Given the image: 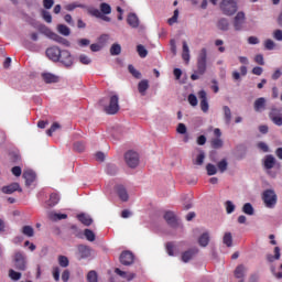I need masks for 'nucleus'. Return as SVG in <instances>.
I'll return each mask as SVG.
<instances>
[{
  "label": "nucleus",
  "mask_w": 282,
  "mask_h": 282,
  "mask_svg": "<svg viewBox=\"0 0 282 282\" xmlns=\"http://www.w3.org/2000/svg\"><path fill=\"white\" fill-rule=\"evenodd\" d=\"M13 265L15 270H19L20 272H25L28 270V258L25 257V253L22 251H17L13 254Z\"/></svg>",
  "instance_id": "obj_1"
},
{
  "label": "nucleus",
  "mask_w": 282,
  "mask_h": 282,
  "mask_svg": "<svg viewBox=\"0 0 282 282\" xmlns=\"http://www.w3.org/2000/svg\"><path fill=\"white\" fill-rule=\"evenodd\" d=\"M118 95H111L109 98V104L104 106V111L109 116H116L118 111H120V105Z\"/></svg>",
  "instance_id": "obj_2"
},
{
  "label": "nucleus",
  "mask_w": 282,
  "mask_h": 282,
  "mask_svg": "<svg viewBox=\"0 0 282 282\" xmlns=\"http://www.w3.org/2000/svg\"><path fill=\"white\" fill-rule=\"evenodd\" d=\"M262 200L267 208H274L276 206V193L274 189H267L262 194Z\"/></svg>",
  "instance_id": "obj_3"
},
{
  "label": "nucleus",
  "mask_w": 282,
  "mask_h": 282,
  "mask_svg": "<svg viewBox=\"0 0 282 282\" xmlns=\"http://www.w3.org/2000/svg\"><path fill=\"white\" fill-rule=\"evenodd\" d=\"M124 160L129 169H135L140 164V155L133 150L126 152Z\"/></svg>",
  "instance_id": "obj_4"
},
{
  "label": "nucleus",
  "mask_w": 282,
  "mask_h": 282,
  "mask_svg": "<svg viewBox=\"0 0 282 282\" xmlns=\"http://www.w3.org/2000/svg\"><path fill=\"white\" fill-rule=\"evenodd\" d=\"M220 10L224 12V14L230 17L237 12V2L234 0H223L220 2Z\"/></svg>",
  "instance_id": "obj_5"
},
{
  "label": "nucleus",
  "mask_w": 282,
  "mask_h": 282,
  "mask_svg": "<svg viewBox=\"0 0 282 282\" xmlns=\"http://www.w3.org/2000/svg\"><path fill=\"white\" fill-rule=\"evenodd\" d=\"M57 63H61L65 67H72L74 65V55L68 50H62Z\"/></svg>",
  "instance_id": "obj_6"
},
{
  "label": "nucleus",
  "mask_w": 282,
  "mask_h": 282,
  "mask_svg": "<svg viewBox=\"0 0 282 282\" xmlns=\"http://www.w3.org/2000/svg\"><path fill=\"white\" fill-rule=\"evenodd\" d=\"M61 47L58 46H51L48 48H46V57L48 61H52L53 63H58V61H61Z\"/></svg>",
  "instance_id": "obj_7"
},
{
  "label": "nucleus",
  "mask_w": 282,
  "mask_h": 282,
  "mask_svg": "<svg viewBox=\"0 0 282 282\" xmlns=\"http://www.w3.org/2000/svg\"><path fill=\"white\" fill-rule=\"evenodd\" d=\"M232 25L236 32H241V30H243V25H246V13L238 12L234 18Z\"/></svg>",
  "instance_id": "obj_8"
},
{
  "label": "nucleus",
  "mask_w": 282,
  "mask_h": 282,
  "mask_svg": "<svg viewBox=\"0 0 282 282\" xmlns=\"http://www.w3.org/2000/svg\"><path fill=\"white\" fill-rule=\"evenodd\" d=\"M269 118L272 120V122L274 124H276L278 127L282 126V113H281V109L278 108H272L270 113H269Z\"/></svg>",
  "instance_id": "obj_9"
},
{
  "label": "nucleus",
  "mask_w": 282,
  "mask_h": 282,
  "mask_svg": "<svg viewBox=\"0 0 282 282\" xmlns=\"http://www.w3.org/2000/svg\"><path fill=\"white\" fill-rule=\"evenodd\" d=\"M164 219L171 228H177L180 226V223L177 221V216H175V213L173 212H166L164 214Z\"/></svg>",
  "instance_id": "obj_10"
},
{
  "label": "nucleus",
  "mask_w": 282,
  "mask_h": 282,
  "mask_svg": "<svg viewBox=\"0 0 282 282\" xmlns=\"http://www.w3.org/2000/svg\"><path fill=\"white\" fill-rule=\"evenodd\" d=\"M207 58H208V51L206 48H202L197 57V65L199 69H206Z\"/></svg>",
  "instance_id": "obj_11"
},
{
  "label": "nucleus",
  "mask_w": 282,
  "mask_h": 282,
  "mask_svg": "<svg viewBox=\"0 0 282 282\" xmlns=\"http://www.w3.org/2000/svg\"><path fill=\"white\" fill-rule=\"evenodd\" d=\"M23 193V188H21V185L19 183H11L10 185L3 186L2 187V193L4 195H12V193Z\"/></svg>",
  "instance_id": "obj_12"
},
{
  "label": "nucleus",
  "mask_w": 282,
  "mask_h": 282,
  "mask_svg": "<svg viewBox=\"0 0 282 282\" xmlns=\"http://www.w3.org/2000/svg\"><path fill=\"white\" fill-rule=\"evenodd\" d=\"M88 14H90V17H95L96 19H101V21H106V23L111 21V18L107 17V14H102L100 10L96 8L88 9Z\"/></svg>",
  "instance_id": "obj_13"
},
{
  "label": "nucleus",
  "mask_w": 282,
  "mask_h": 282,
  "mask_svg": "<svg viewBox=\"0 0 282 282\" xmlns=\"http://www.w3.org/2000/svg\"><path fill=\"white\" fill-rule=\"evenodd\" d=\"M22 177L25 178L26 186H32V183L36 181V173L32 170H26L23 172Z\"/></svg>",
  "instance_id": "obj_14"
},
{
  "label": "nucleus",
  "mask_w": 282,
  "mask_h": 282,
  "mask_svg": "<svg viewBox=\"0 0 282 282\" xmlns=\"http://www.w3.org/2000/svg\"><path fill=\"white\" fill-rule=\"evenodd\" d=\"M120 262L122 265H131L133 263V253L130 251H124L120 254Z\"/></svg>",
  "instance_id": "obj_15"
},
{
  "label": "nucleus",
  "mask_w": 282,
  "mask_h": 282,
  "mask_svg": "<svg viewBox=\"0 0 282 282\" xmlns=\"http://www.w3.org/2000/svg\"><path fill=\"white\" fill-rule=\"evenodd\" d=\"M182 45V59L185 63H191V48L188 47V43L186 41H183Z\"/></svg>",
  "instance_id": "obj_16"
},
{
  "label": "nucleus",
  "mask_w": 282,
  "mask_h": 282,
  "mask_svg": "<svg viewBox=\"0 0 282 282\" xmlns=\"http://www.w3.org/2000/svg\"><path fill=\"white\" fill-rule=\"evenodd\" d=\"M206 93L205 90H200L198 93V98L200 99V109L202 111H204V113H206V111H208V98L206 97Z\"/></svg>",
  "instance_id": "obj_17"
},
{
  "label": "nucleus",
  "mask_w": 282,
  "mask_h": 282,
  "mask_svg": "<svg viewBox=\"0 0 282 282\" xmlns=\"http://www.w3.org/2000/svg\"><path fill=\"white\" fill-rule=\"evenodd\" d=\"M275 164H276V159L274 158V155H272V154L265 155L264 161H263V166H264V169H267V171L274 169Z\"/></svg>",
  "instance_id": "obj_18"
},
{
  "label": "nucleus",
  "mask_w": 282,
  "mask_h": 282,
  "mask_svg": "<svg viewBox=\"0 0 282 282\" xmlns=\"http://www.w3.org/2000/svg\"><path fill=\"white\" fill-rule=\"evenodd\" d=\"M198 252H199V249H197V248H193V249H189V250L183 252L182 261H184V263H188L191 261V259H193V257H195V254H197Z\"/></svg>",
  "instance_id": "obj_19"
},
{
  "label": "nucleus",
  "mask_w": 282,
  "mask_h": 282,
  "mask_svg": "<svg viewBox=\"0 0 282 282\" xmlns=\"http://www.w3.org/2000/svg\"><path fill=\"white\" fill-rule=\"evenodd\" d=\"M42 78H43L44 83L50 85L52 83H58L61 77H58V75H55V74H52V73H43Z\"/></svg>",
  "instance_id": "obj_20"
},
{
  "label": "nucleus",
  "mask_w": 282,
  "mask_h": 282,
  "mask_svg": "<svg viewBox=\"0 0 282 282\" xmlns=\"http://www.w3.org/2000/svg\"><path fill=\"white\" fill-rule=\"evenodd\" d=\"M78 252H79L80 259H87L91 257V249L85 245L78 246Z\"/></svg>",
  "instance_id": "obj_21"
},
{
  "label": "nucleus",
  "mask_w": 282,
  "mask_h": 282,
  "mask_svg": "<svg viewBox=\"0 0 282 282\" xmlns=\"http://www.w3.org/2000/svg\"><path fill=\"white\" fill-rule=\"evenodd\" d=\"M235 279H240V281L246 276V265L239 264L234 271Z\"/></svg>",
  "instance_id": "obj_22"
},
{
  "label": "nucleus",
  "mask_w": 282,
  "mask_h": 282,
  "mask_svg": "<svg viewBox=\"0 0 282 282\" xmlns=\"http://www.w3.org/2000/svg\"><path fill=\"white\" fill-rule=\"evenodd\" d=\"M127 23L130 25V28H139L140 19H138L135 13H130L127 18Z\"/></svg>",
  "instance_id": "obj_23"
},
{
  "label": "nucleus",
  "mask_w": 282,
  "mask_h": 282,
  "mask_svg": "<svg viewBox=\"0 0 282 282\" xmlns=\"http://www.w3.org/2000/svg\"><path fill=\"white\" fill-rule=\"evenodd\" d=\"M149 89V82L147 79H142L138 84V91L141 96H147V91Z\"/></svg>",
  "instance_id": "obj_24"
},
{
  "label": "nucleus",
  "mask_w": 282,
  "mask_h": 282,
  "mask_svg": "<svg viewBox=\"0 0 282 282\" xmlns=\"http://www.w3.org/2000/svg\"><path fill=\"white\" fill-rule=\"evenodd\" d=\"M218 30H221V32H228L230 30V22H228L227 19H220L217 23Z\"/></svg>",
  "instance_id": "obj_25"
},
{
  "label": "nucleus",
  "mask_w": 282,
  "mask_h": 282,
  "mask_svg": "<svg viewBox=\"0 0 282 282\" xmlns=\"http://www.w3.org/2000/svg\"><path fill=\"white\" fill-rule=\"evenodd\" d=\"M117 193H118V196L120 197V199L122 202H128L129 199V194L127 193V189L124 188V186L122 185H119L117 187Z\"/></svg>",
  "instance_id": "obj_26"
},
{
  "label": "nucleus",
  "mask_w": 282,
  "mask_h": 282,
  "mask_svg": "<svg viewBox=\"0 0 282 282\" xmlns=\"http://www.w3.org/2000/svg\"><path fill=\"white\" fill-rule=\"evenodd\" d=\"M198 243L202 246V248H206L208 243H210V235L208 232H204L199 238H198Z\"/></svg>",
  "instance_id": "obj_27"
},
{
  "label": "nucleus",
  "mask_w": 282,
  "mask_h": 282,
  "mask_svg": "<svg viewBox=\"0 0 282 282\" xmlns=\"http://www.w3.org/2000/svg\"><path fill=\"white\" fill-rule=\"evenodd\" d=\"M122 54V46L118 43H113L110 46V55L111 56H120Z\"/></svg>",
  "instance_id": "obj_28"
},
{
  "label": "nucleus",
  "mask_w": 282,
  "mask_h": 282,
  "mask_svg": "<svg viewBox=\"0 0 282 282\" xmlns=\"http://www.w3.org/2000/svg\"><path fill=\"white\" fill-rule=\"evenodd\" d=\"M57 32L62 34V36H69L72 34V30L65 24H58Z\"/></svg>",
  "instance_id": "obj_29"
},
{
  "label": "nucleus",
  "mask_w": 282,
  "mask_h": 282,
  "mask_svg": "<svg viewBox=\"0 0 282 282\" xmlns=\"http://www.w3.org/2000/svg\"><path fill=\"white\" fill-rule=\"evenodd\" d=\"M254 111H261V109H265V98L260 97L253 104Z\"/></svg>",
  "instance_id": "obj_30"
},
{
  "label": "nucleus",
  "mask_w": 282,
  "mask_h": 282,
  "mask_svg": "<svg viewBox=\"0 0 282 282\" xmlns=\"http://www.w3.org/2000/svg\"><path fill=\"white\" fill-rule=\"evenodd\" d=\"M115 273L118 274L119 276H122V279H127V281H133V279H135V274L130 273L128 275L127 272L120 270L119 268L115 269Z\"/></svg>",
  "instance_id": "obj_31"
},
{
  "label": "nucleus",
  "mask_w": 282,
  "mask_h": 282,
  "mask_svg": "<svg viewBox=\"0 0 282 282\" xmlns=\"http://www.w3.org/2000/svg\"><path fill=\"white\" fill-rule=\"evenodd\" d=\"M42 34H44V36H47V39H51V41H54L57 36V34L55 32H53L52 30L47 29V26H43L41 29Z\"/></svg>",
  "instance_id": "obj_32"
},
{
  "label": "nucleus",
  "mask_w": 282,
  "mask_h": 282,
  "mask_svg": "<svg viewBox=\"0 0 282 282\" xmlns=\"http://www.w3.org/2000/svg\"><path fill=\"white\" fill-rule=\"evenodd\" d=\"M77 218L84 224V226H91V224L94 223V220L85 214L77 215Z\"/></svg>",
  "instance_id": "obj_33"
},
{
  "label": "nucleus",
  "mask_w": 282,
  "mask_h": 282,
  "mask_svg": "<svg viewBox=\"0 0 282 282\" xmlns=\"http://www.w3.org/2000/svg\"><path fill=\"white\" fill-rule=\"evenodd\" d=\"M22 235H24V237H34V227H32L30 225L23 226Z\"/></svg>",
  "instance_id": "obj_34"
},
{
  "label": "nucleus",
  "mask_w": 282,
  "mask_h": 282,
  "mask_svg": "<svg viewBox=\"0 0 282 282\" xmlns=\"http://www.w3.org/2000/svg\"><path fill=\"white\" fill-rule=\"evenodd\" d=\"M223 243L227 246V248H232V234L226 232L223 237Z\"/></svg>",
  "instance_id": "obj_35"
},
{
  "label": "nucleus",
  "mask_w": 282,
  "mask_h": 282,
  "mask_svg": "<svg viewBox=\"0 0 282 282\" xmlns=\"http://www.w3.org/2000/svg\"><path fill=\"white\" fill-rule=\"evenodd\" d=\"M263 47H264V50L272 52V50L276 48V43L273 40L267 39L263 42Z\"/></svg>",
  "instance_id": "obj_36"
},
{
  "label": "nucleus",
  "mask_w": 282,
  "mask_h": 282,
  "mask_svg": "<svg viewBox=\"0 0 282 282\" xmlns=\"http://www.w3.org/2000/svg\"><path fill=\"white\" fill-rule=\"evenodd\" d=\"M217 169L219 173H226V171H228V160L223 159L221 161H219L217 163Z\"/></svg>",
  "instance_id": "obj_37"
},
{
  "label": "nucleus",
  "mask_w": 282,
  "mask_h": 282,
  "mask_svg": "<svg viewBox=\"0 0 282 282\" xmlns=\"http://www.w3.org/2000/svg\"><path fill=\"white\" fill-rule=\"evenodd\" d=\"M281 259V248L275 247L274 248V256H268V261L272 263V261H279Z\"/></svg>",
  "instance_id": "obj_38"
},
{
  "label": "nucleus",
  "mask_w": 282,
  "mask_h": 282,
  "mask_svg": "<svg viewBox=\"0 0 282 282\" xmlns=\"http://www.w3.org/2000/svg\"><path fill=\"white\" fill-rule=\"evenodd\" d=\"M204 160H206V153L199 150V154L196 156L194 164H196V166H202V164H204Z\"/></svg>",
  "instance_id": "obj_39"
},
{
  "label": "nucleus",
  "mask_w": 282,
  "mask_h": 282,
  "mask_svg": "<svg viewBox=\"0 0 282 282\" xmlns=\"http://www.w3.org/2000/svg\"><path fill=\"white\" fill-rule=\"evenodd\" d=\"M242 213H245V215H254V207H252V204L250 203H246L243 206H242Z\"/></svg>",
  "instance_id": "obj_40"
},
{
  "label": "nucleus",
  "mask_w": 282,
  "mask_h": 282,
  "mask_svg": "<svg viewBox=\"0 0 282 282\" xmlns=\"http://www.w3.org/2000/svg\"><path fill=\"white\" fill-rule=\"evenodd\" d=\"M176 80H180L183 85L188 80V76L183 72H174Z\"/></svg>",
  "instance_id": "obj_41"
},
{
  "label": "nucleus",
  "mask_w": 282,
  "mask_h": 282,
  "mask_svg": "<svg viewBox=\"0 0 282 282\" xmlns=\"http://www.w3.org/2000/svg\"><path fill=\"white\" fill-rule=\"evenodd\" d=\"M212 149H221L224 147V140L220 138L212 139L210 141Z\"/></svg>",
  "instance_id": "obj_42"
},
{
  "label": "nucleus",
  "mask_w": 282,
  "mask_h": 282,
  "mask_svg": "<svg viewBox=\"0 0 282 282\" xmlns=\"http://www.w3.org/2000/svg\"><path fill=\"white\" fill-rule=\"evenodd\" d=\"M57 261L61 268H67L69 265V258L66 256H58Z\"/></svg>",
  "instance_id": "obj_43"
},
{
  "label": "nucleus",
  "mask_w": 282,
  "mask_h": 282,
  "mask_svg": "<svg viewBox=\"0 0 282 282\" xmlns=\"http://www.w3.org/2000/svg\"><path fill=\"white\" fill-rule=\"evenodd\" d=\"M224 113H225V120L227 124H230V121L232 120V111H230V107L224 106Z\"/></svg>",
  "instance_id": "obj_44"
},
{
  "label": "nucleus",
  "mask_w": 282,
  "mask_h": 282,
  "mask_svg": "<svg viewBox=\"0 0 282 282\" xmlns=\"http://www.w3.org/2000/svg\"><path fill=\"white\" fill-rule=\"evenodd\" d=\"M55 43H59L61 45H64L65 47H70L72 43H69V41H67L65 37L61 36V35H56L55 36Z\"/></svg>",
  "instance_id": "obj_45"
},
{
  "label": "nucleus",
  "mask_w": 282,
  "mask_h": 282,
  "mask_svg": "<svg viewBox=\"0 0 282 282\" xmlns=\"http://www.w3.org/2000/svg\"><path fill=\"white\" fill-rule=\"evenodd\" d=\"M87 281L88 282H98V272L91 270L87 273Z\"/></svg>",
  "instance_id": "obj_46"
},
{
  "label": "nucleus",
  "mask_w": 282,
  "mask_h": 282,
  "mask_svg": "<svg viewBox=\"0 0 282 282\" xmlns=\"http://www.w3.org/2000/svg\"><path fill=\"white\" fill-rule=\"evenodd\" d=\"M100 11L102 14H111V6H109V3H105L102 2L100 6Z\"/></svg>",
  "instance_id": "obj_47"
},
{
  "label": "nucleus",
  "mask_w": 282,
  "mask_h": 282,
  "mask_svg": "<svg viewBox=\"0 0 282 282\" xmlns=\"http://www.w3.org/2000/svg\"><path fill=\"white\" fill-rule=\"evenodd\" d=\"M207 175H217V166L215 164L208 163L206 165Z\"/></svg>",
  "instance_id": "obj_48"
},
{
  "label": "nucleus",
  "mask_w": 282,
  "mask_h": 282,
  "mask_svg": "<svg viewBox=\"0 0 282 282\" xmlns=\"http://www.w3.org/2000/svg\"><path fill=\"white\" fill-rule=\"evenodd\" d=\"M48 217L53 221H56V220H61V219H67V214H54V213H51L48 215Z\"/></svg>",
  "instance_id": "obj_49"
},
{
  "label": "nucleus",
  "mask_w": 282,
  "mask_h": 282,
  "mask_svg": "<svg viewBox=\"0 0 282 282\" xmlns=\"http://www.w3.org/2000/svg\"><path fill=\"white\" fill-rule=\"evenodd\" d=\"M84 235L87 241H96V234L91 229H85Z\"/></svg>",
  "instance_id": "obj_50"
},
{
  "label": "nucleus",
  "mask_w": 282,
  "mask_h": 282,
  "mask_svg": "<svg viewBox=\"0 0 282 282\" xmlns=\"http://www.w3.org/2000/svg\"><path fill=\"white\" fill-rule=\"evenodd\" d=\"M177 19H180V10L176 9L174 10L173 17L167 20L169 25H175Z\"/></svg>",
  "instance_id": "obj_51"
},
{
  "label": "nucleus",
  "mask_w": 282,
  "mask_h": 282,
  "mask_svg": "<svg viewBox=\"0 0 282 282\" xmlns=\"http://www.w3.org/2000/svg\"><path fill=\"white\" fill-rule=\"evenodd\" d=\"M76 8H85V4H80L78 2H74V3L67 4L65 7V10H67L68 12H72V11L76 10Z\"/></svg>",
  "instance_id": "obj_52"
},
{
  "label": "nucleus",
  "mask_w": 282,
  "mask_h": 282,
  "mask_svg": "<svg viewBox=\"0 0 282 282\" xmlns=\"http://www.w3.org/2000/svg\"><path fill=\"white\" fill-rule=\"evenodd\" d=\"M137 52L141 58H147V54H149V52L147 51V48L143 45H138Z\"/></svg>",
  "instance_id": "obj_53"
},
{
  "label": "nucleus",
  "mask_w": 282,
  "mask_h": 282,
  "mask_svg": "<svg viewBox=\"0 0 282 282\" xmlns=\"http://www.w3.org/2000/svg\"><path fill=\"white\" fill-rule=\"evenodd\" d=\"M59 197H58V194H52L51 197H50V200H48V206H56V204H58L59 202Z\"/></svg>",
  "instance_id": "obj_54"
},
{
  "label": "nucleus",
  "mask_w": 282,
  "mask_h": 282,
  "mask_svg": "<svg viewBox=\"0 0 282 282\" xmlns=\"http://www.w3.org/2000/svg\"><path fill=\"white\" fill-rule=\"evenodd\" d=\"M9 276L12 281H19L21 279V272L14 271V269L9 270Z\"/></svg>",
  "instance_id": "obj_55"
},
{
  "label": "nucleus",
  "mask_w": 282,
  "mask_h": 282,
  "mask_svg": "<svg viewBox=\"0 0 282 282\" xmlns=\"http://www.w3.org/2000/svg\"><path fill=\"white\" fill-rule=\"evenodd\" d=\"M214 44L216 45V47H218V52H220V54H224V52H226L223 40H216Z\"/></svg>",
  "instance_id": "obj_56"
},
{
  "label": "nucleus",
  "mask_w": 282,
  "mask_h": 282,
  "mask_svg": "<svg viewBox=\"0 0 282 282\" xmlns=\"http://www.w3.org/2000/svg\"><path fill=\"white\" fill-rule=\"evenodd\" d=\"M170 50L174 56L177 55V42L175 40L170 41Z\"/></svg>",
  "instance_id": "obj_57"
},
{
  "label": "nucleus",
  "mask_w": 282,
  "mask_h": 282,
  "mask_svg": "<svg viewBox=\"0 0 282 282\" xmlns=\"http://www.w3.org/2000/svg\"><path fill=\"white\" fill-rule=\"evenodd\" d=\"M42 17L46 23H52V13H50V11L43 10Z\"/></svg>",
  "instance_id": "obj_58"
},
{
  "label": "nucleus",
  "mask_w": 282,
  "mask_h": 282,
  "mask_svg": "<svg viewBox=\"0 0 282 282\" xmlns=\"http://www.w3.org/2000/svg\"><path fill=\"white\" fill-rule=\"evenodd\" d=\"M79 62L83 65H89V63H91V58H89V56H87L85 54H82V55H79Z\"/></svg>",
  "instance_id": "obj_59"
},
{
  "label": "nucleus",
  "mask_w": 282,
  "mask_h": 282,
  "mask_svg": "<svg viewBox=\"0 0 282 282\" xmlns=\"http://www.w3.org/2000/svg\"><path fill=\"white\" fill-rule=\"evenodd\" d=\"M247 42L249 45H259V43H261V41L257 36H249Z\"/></svg>",
  "instance_id": "obj_60"
},
{
  "label": "nucleus",
  "mask_w": 282,
  "mask_h": 282,
  "mask_svg": "<svg viewBox=\"0 0 282 282\" xmlns=\"http://www.w3.org/2000/svg\"><path fill=\"white\" fill-rule=\"evenodd\" d=\"M226 210L228 213V215H230V213H235V204H232V202L227 200L226 202Z\"/></svg>",
  "instance_id": "obj_61"
},
{
  "label": "nucleus",
  "mask_w": 282,
  "mask_h": 282,
  "mask_svg": "<svg viewBox=\"0 0 282 282\" xmlns=\"http://www.w3.org/2000/svg\"><path fill=\"white\" fill-rule=\"evenodd\" d=\"M188 102L189 105H192V107H197V96H195L194 94H191L188 96Z\"/></svg>",
  "instance_id": "obj_62"
},
{
  "label": "nucleus",
  "mask_w": 282,
  "mask_h": 282,
  "mask_svg": "<svg viewBox=\"0 0 282 282\" xmlns=\"http://www.w3.org/2000/svg\"><path fill=\"white\" fill-rule=\"evenodd\" d=\"M176 131H177V133H181L182 135H184V133H186V131H187L186 124L178 123Z\"/></svg>",
  "instance_id": "obj_63"
},
{
  "label": "nucleus",
  "mask_w": 282,
  "mask_h": 282,
  "mask_svg": "<svg viewBox=\"0 0 282 282\" xmlns=\"http://www.w3.org/2000/svg\"><path fill=\"white\" fill-rule=\"evenodd\" d=\"M273 39L275 40V41H282V31L281 30H275V31H273Z\"/></svg>",
  "instance_id": "obj_64"
}]
</instances>
